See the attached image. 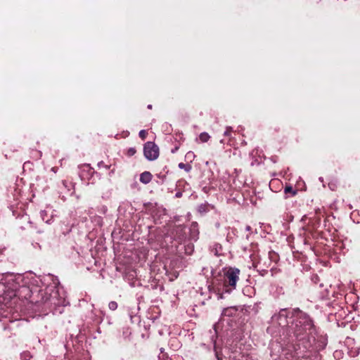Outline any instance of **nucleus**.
Segmentation results:
<instances>
[{
  "instance_id": "nucleus-1",
  "label": "nucleus",
  "mask_w": 360,
  "mask_h": 360,
  "mask_svg": "<svg viewBox=\"0 0 360 360\" xmlns=\"http://www.w3.org/2000/svg\"><path fill=\"white\" fill-rule=\"evenodd\" d=\"M240 270L236 268L229 267L224 270V282L226 286L235 288L239 279Z\"/></svg>"
},
{
  "instance_id": "nucleus-2",
  "label": "nucleus",
  "mask_w": 360,
  "mask_h": 360,
  "mask_svg": "<svg viewBox=\"0 0 360 360\" xmlns=\"http://www.w3.org/2000/svg\"><path fill=\"white\" fill-rule=\"evenodd\" d=\"M143 154L148 160H155L159 156V148L154 142L148 141L143 146Z\"/></svg>"
},
{
  "instance_id": "nucleus-3",
  "label": "nucleus",
  "mask_w": 360,
  "mask_h": 360,
  "mask_svg": "<svg viewBox=\"0 0 360 360\" xmlns=\"http://www.w3.org/2000/svg\"><path fill=\"white\" fill-rule=\"evenodd\" d=\"M152 179V174L149 172H144L140 176V181L143 184L149 183Z\"/></svg>"
},
{
  "instance_id": "nucleus-4",
  "label": "nucleus",
  "mask_w": 360,
  "mask_h": 360,
  "mask_svg": "<svg viewBox=\"0 0 360 360\" xmlns=\"http://www.w3.org/2000/svg\"><path fill=\"white\" fill-rule=\"evenodd\" d=\"M210 136V135L206 132H202L199 136V139L202 143H206L209 141Z\"/></svg>"
},
{
  "instance_id": "nucleus-5",
  "label": "nucleus",
  "mask_w": 360,
  "mask_h": 360,
  "mask_svg": "<svg viewBox=\"0 0 360 360\" xmlns=\"http://www.w3.org/2000/svg\"><path fill=\"white\" fill-rule=\"evenodd\" d=\"M179 167L185 169L186 172H189L191 169V166L190 165L184 164L183 162L179 164Z\"/></svg>"
},
{
  "instance_id": "nucleus-6",
  "label": "nucleus",
  "mask_w": 360,
  "mask_h": 360,
  "mask_svg": "<svg viewBox=\"0 0 360 360\" xmlns=\"http://www.w3.org/2000/svg\"><path fill=\"white\" fill-rule=\"evenodd\" d=\"M311 321L308 319H306V320L304 322V328L303 330H306L307 329H309L311 327Z\"/></svg>"
},
{
  "instance_id": "nucleus-7",
  "label": "nucleus",
  "mask_w": 360,
  "mask_h": 360,
  "mask_svg": "<svg viewBox=\"0 0 360 360\" xmlns=\"http://www.w3.org/2000/svg\"><path fill=\"white\" fill-rule=\"evenodd\" d=\"M291 193L292 195H296L297 191L293 190L292 186H286L285 188V193Z\"/></svg>"
},
{
  "instance_id": "nucleus-8",
  "label": "nucleus",
  "mask_w": 360,
  "mask_h": 360,
  "mask_svg": "<svg viewBox=\"0 0 360 360\" xmlns=\"http://www.w3.org/2000/svg\"><path fill=\"white\" fill-rule=\"evenodd\" d=\"M109 309L111 310H115L117 308V304L116 302L112 301L108 304Z\"/></svg>"
},
{
  "instance_id": "nucleus-9",
  "label": "nucleus",
  "mask_w": 360,
  "mask_h": 360,
  "mask_svg": "<svg viewBox=\"0 0 360 360\" xmlns=\"http://www.w3.org/2000/svg\"><path fill=\"white\" fill-rule=\"evenodd\" d=\"M148 132L146 130H141L139 131V136L144 140L147 136Z\"/></svg>"
},
{
  "instance_id": "nucleus-10",
  "label": "nucleus",
  "mask_w": 360,
  "mask_h": 360,
  "mask_svg": "<svg viewBox=\"0 0 360 360\" xmlns=\"http://www.w3.org/2000/svg\"><path fill=\"white\" fill-rule=\"evenodd\" d=\"M136 150L134 148H130L128 149L127 154L129 156H132L136 153Z\"/></svg>"
},
{
  "instance_id": "nucleus-11",
  "label": "nucleus",
  "mask_w": 360,
  "mask_h": 360,
  "mask_svg": "<svg viewBox=\"0 0 360 360\" xmlns=\"http://www.w3.org/2000/svg\"><path fill=\"white\" fill-rule=\"evenodd\" d=\"M231 131H232V128L231 127H227L226 129V131L224 132V136H230Z\"/></svg>"
},
{
  "instance_id": "nucleus-12",
  "label": "nucleus",
  "mask_w": 360,
  "mask_h": 360,
  "mask_svg": "<svg viewBox=\"0 0 360 360\" xmlns=\"http://www.w3.org/2000/svg\"><path fill=\"white\" fill-rule=\"evenodd\" d=\"M328 186L331 190H335L336 188V185L333 183H329Z\"/></svg>"
},
{
  "instance_id": "nucleus-13",
  "label": "nucleus",
  "mask_w": 360,
  "mask_h": 360,
  "mask_svg": "<svg viewBox=\"0 0 360 360\" xmlns=\"http://www.w3.org/2000/svg\"><path fill=\"white\" fill-rule=\"evenodd\" d=\"M37 158H40L41 156V153L40 151H37Z\"/></svg>"
},
{
  "instance_id": "nucleus-14",
  "label": "nucleus",
  "mask_w": 360,
  "mask_h": 360,
  "mask_svg": "<svg viewBox=\"0 0 360 360\" xmlns=\"http://www.w3.org/2000/svg\"><path fill=\"white\" fill-rule=\"evenodd\" d=\"M148 108H150V109H151V108H152V105H149L148 106Z\"/></svg>"
},
{
  "instance_id": "nucleus-15",
  "label": "nucleus",
  "mask_w": 360,
  "mask_h": 360,
  "mask_svg": "<svg viewBox=\"0 0 360 360\" xmlns=\"http://www.w3.org/2000/svg\"><path fill=\"white\" fill-rule=\"evenodd\" d=\"M219 299H221L222 298V295H219Z\"/></svg>"
},
{
  "instance_id": "nucleus-16",
  "label": "nucleus",
  "mask_w": 360,
  "mask_h": 360,
  "mask_svg": "<svg viewBox=\"0 0 360 360\" xmlns=\"http://www.w3.org/2000/svg\"><path fill=\"white\" fill-rule=\"evenodd\" d=\"M191 155V153H187V155H188H188Z\"/></svg>"
}]
</instances>
